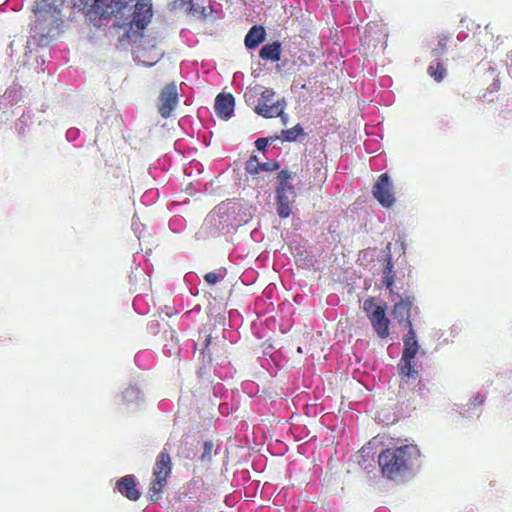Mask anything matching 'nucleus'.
<instances>
[{"mask_svg": "<svg viewBox=\"0 0 512 512\" xmlns=\"http://www.w3.org/2000/svg\"><path fill=\"white\" fill-rule=\"evenodd\" d=\"M418 456L419 450L415 445L387 448L379 454L378 464L383 476L394 479L404 473Z\"/></svg>", "mask_w": 512, "mask_h": 512, "instance_id": "f257e3e1", "label": "nucleus"}, {"mask_svg": "<svg viewBox=\"0 0 512 512\" xmlns=\"http://www.w3.org/2000/svg\"><path fill=\"white\" fill-rule=\"evenodd\" d=\"M172 472V459L167 449H162L158 454L152 472L149 498L156 502L161 498L167 479Z\"/></svg>", "mask_w": 512, "mask_h": 512, "instance_id": "f03ea898", "label": "nucleus"}, {"mask_svg": "<svg viewBox=\"0 0 512 512\" xmlns=\"http://www.w3.org/2000/svg\"><path fill=\"white\" fill-rule=\"evenodd\" d=\"M294 174L288 170L278 172V186L276 188L277 213L280 218L286 219L292 213V203L296 197L295 187L289 184Z\"/></svg>", "mask_w": 512, "mask_h": 512, "instance_id": "7ed1b4c3", "label": "nucleus"}, {"mask_svg": "<svg viewBox=\"0 0 512 512\" xmlns=\"http://www.w3.org/2000/svg\"><path fill=\"white\" fill-rule=\"evenodd\" d=\"M275 91L272 88H265L258 100V104L255 106L254 111L264 118H275L280 117L284 123H286V116H284V110L286 108L285 98L278 99L273 102Z\"/></svg>", "mask_w": 512, "mask_h": 512, "instance_id": "20e7f679", "label": "nucleus"}, {"mask_svg": "<svg viewBox=\"0 0 512 512\" xmlns=\"http://www.w3.org/2000/svg\"><path fill=\"white\" fill-rule=\"evenodd\" d=\"M131 2L132 0H95L87 15L91 21L108 19L121 14Z\"/></svg>", "mask_w": 512, "mask_h": 512, "instance_id": "39448f33", "label": "nucleus"}, {"mask_svg": "<svg viewBox=\"0 0 512 512\" xmlns=\"http://www.w3.org/2000/svg\"><path fill=\"white\" fill-rule=\"evenodd\" d=\"M153 16L152 0H138L135 4L129 30L133 34L141 35L142 31L151 22Z\"/></svg>", "mask_w": 512, "mask_h": 512, "instance_id": "423d86ee", "label": "nucleus"}, {"mask_svg": "<svg viewBox=\"0 0 512 512\" xmlns=\"http://www.w3.org/2000/svg\"><path fill=\"white\" fill-rule=\"evenodd\" d=\"M394 306L392 309L393 316L398 320L399 323L404 322L407 328L413 327L411 321V312L414 309V297L412 295L400 296L394 292L393 296H390ZM417 310V308H415Z\"/></svg>", "mask_w": 512, "mask_h": 512, "instance_id": "0eeeda50", "label": "nucleus"}, {"mask_svg": "<svg viewBox=\"0 0 512 512\" xmlns=\"http://www.w3.org/2000/svg\"><path fill=\"white\" fill-rule=\"evenodd\" d=\"M374 198L385 208H390L395 203L392 192V183L387 173L381 174L372 187Z\"/></svg>", "mask_w": 512, "mask_h": 512, "instance_id": "6e6552de", "label": "nucleus"}, {"mask_svg": "<svg viewBox=\"0 0 512 512\" xmlns=\"http://www.w3.org/2000/svg\"><path fill=\"white\" fill-rule=\"evenodd\" d=\"M178 103L177 86L175 83H169L164 86L159 96L158 111L163 118L171 116Z\"/></svg>", "mask_w": 512, "mask_h": 512, "instance_id": "1a4fd4ad", "label": "nucleus"}, {"mask_svg": "<svg viewBox=\"0 0 512 512\" xmlns=\"http://www.w3.org/2000/svg\"><path fill=\"white\" fill-rule=\"evenodd\" d=\"M368 319L379 338L386 339L389 336L390 320L386 316L384 307H376L370 314H368Z\"/></svg>", "mask_w": 512, "mask_h": 512, "instance_id": "9d476101", "label": "nucleus"}, {"mask_svg": "<svg viewBox=\"0 0 512 512\" xmlns=\"http://www.w3.org/2000/svg\"><path fill=\"white\" fill-rule=\"evenodd\" d=\"M235 100L230 93H220L215 99V112L222 119H229L234 112Z\"/></svg>", "mask_w": 512, "mask_h": 512, "instance_id": "9b49d317", "label": "nucleus"}, {"mask_svg": "<svg viewBox=\"0 0 512 512\" xmlns=\"http://www.w3.org/2000/svg\"><path fill=\"white\" fill-rule=\"evenodd\" d=\"M118 491L132 501L140 498V491L137 489L136 481L133 475L122 477L116 484Z\"/></svg>", "mask_w": 512, "mask_h": 512, "instance_id": "f8f14e48", "label": "nucleus"}, {"mask_svg": "<svg viewBox=\"0 0 512 512\" xmlns=\"http://www.w3.org/2000/svg\"><path fill=\"white\" fill-rule=\"evenodd\" d=\"M403 343H404V349H403V353H402L401 357L405 358V360L406 359H414L418 352L419 345H418V342L416 339V333H415V330L413 327L408 328V332L404 336Z\"/></svg>", "mask_w": 512, "mask_h": 512, "instance_id": "ddd939ff", "label": "nucleus"}, {"mask_svg": "<svg viewBox=\"0 0 512 512\" xmlns=\"http://www.w3.org/2000/svg\"><path fill=\"white\" fill-rule=\"evenodd\" d=\"M266 37V31L261 25H254L245 36L244 43L248 49L258 47Z\"/></svg>", "mask_w": 512, "mask_h": 512, "instance_id": "4468645a", "label": "nucleus"}, {"mask_svg": "<svg viewBox=\"0 0 512 512\" xmlns=\"http://www.w3.org/2000/svg\"><path fill=\"white\" fill-rule=\"evenodd\" d=\"M60 3H51L48 4L44 2V0H39L35 2L33 6V12L38 16L41 20H46L48 16L54 17L58 14Z\"/></svg>", "mask_w": 512, "mask_h": 512, "instance_id": "2eb2a0df", "label": "nucleus"}, {"mask_svg": "<svg viewBox=\"0 0 512 512\" xmlns=\"http://www.w3.org/2000/svg\"><path fill=\"white\" fill-rule=\"evenodd\" d=\"M282 46L281 43L275 41L273 43H268L262 46L259 51V57L262 60H268L272 62H277L281 58Z\"/></svg>", "mask_w": 512, "mask_h": 512, "instance_id": "dca6fc26", "label": "nucleus"}, {"mask_svg": "<svg viewBox=\"0 0 512 512\" xmlns=\"http://www.w3.org/2000/svg\"><path fill=\"white\" fill-rule=\"evenodd\" d=\"M413 359H406L401 357L397 368L398 373L402 381L407 382L409 379H416L418 377V371L412 365Z\"/></svg>", "mask_w": 512, "mask_h": 512, "instance_id": "f3484780", "label": "nucleus"}, {"mask_svg": "<svg viewBox=\"0 0 512 512\" xmlns=\"http://www.w3.org/2000/svg\"><path fill=\"white\" fill-rule=\"evenodd\" d=\"M393 268H394V266H393L391 256L388 255L387 256V264L383 269L382 282H383V285L389 290L390 296L394 295L393 284H394L395 274H394Z\"/></svg>", "mask_w": 512, "mask_h": 512, "instance_id": "a211bd4d", "label": "nucleus"}, {"mask_svg": "<svg viewBox=\"0 0 512 512\" xmlns=\"http://www.w3.org/2000/svg\"><path fill=\"white\" fill-rule=\"evenodd\" d=\"M448 41L449 37L447 35L439 36L436 47H434L431 51V54L435 60H440L441 57L447 52Z\"/></svg>", "mask_w": 512, "mask_h": 512, "instance_id": "6ab92c4d", "label": "nucleus"}, {"mask_svg": "<svg viewBox=\"0 0 512 512\" xmlns=\"http://www.w3.org/2000/svg\"><path fill=\"white\" fill-rule=\"evenodd\" d=\"M436 65L431 64L428 69L427 73L436 81L441 82L445 76H446V69L444 68L443 64L439 62V60H436Z\"/></svg>", "mask_w": 512, "mask_h": 512, "instance_id": "aec40b11", "label": "nucleus"}, {"mask_svg": "<svg viewBox=\"0 0 512 512\" xmlns=\"http://www.w3.org/2000/svg\"><path fill=\"white\" fill-rule=\"evenodd\" d=\"M149 52L150 50L143 48L138 54L140 61L148 67L155 65L162 57L161 53H156L154 56H150Z\"/></svg>", "mask_w": 512, "mask_h": 512, "instance_id": "412c9836", "label": "nucleus"}, {"mask_svg": "<svg viewBox=\"0 0 512 512\" xmlns=\"http://www.w3.org/2000/svg\"><path fill=\"white\" fill-rule=\"evenodd\" d=\"M304 131L300 124H296L294 127L283 130L282 136L285 141H295L300 135H303Z\"/></svg>", "mask_w": 512, "mask_h": 512, "instance_id": "4be33fe9", "label": "nucleus"}, {"mask_svg": "<svg viewBox=\"0 0 512 512\" xmlns=\"http://www.w3.org/2000/svg\"><path fill=\"white\" fill-rule=\"evenodd\" d=\"M245 169L250 175H256L261 172L260 162L256 156H251L249 158V160L246 162Z\"/></svg>", "mask_w": 512, "mask_h": 512, "instance_id": "5701e85b", "label": "nucleus"}, {"mask_svg": "<svg viewBox=\"0 0 512 512\" xmlns=\"http://www.w3.org/2000/svg\"><path fill=\"white\" fill-rule=\"evenodd\" d=\"M376 307L380 306L376 305L374 297H368L363 302V310L367 315L370 314Z\"/></svg>", "mask_w": 512, "mask_h": 512, "instance_id": "b1692460", "label": "nucleus"}, {"mask_svg": "<svg viewBox=\"0 0 512 512\" xmlns=\"http://www.w3.org/2000/svg\"><path fill=\"white\" fill-rule=\"evenodd\" d=\"M280 167L277 161H268L260 163L261 171H275Z\"/></svg>", "mask_w": 512, "mask_h": 512, "instance_id": "393cba45", "label": "nucleus"}, {"mask_svg": "<svg viewBox=\"0 0 512 512\" xmlns=\"http://www.w3.org/2000/svg\"><path fill=\"white\" fill-rule=\"evenodd\" d=\"M204 279L210 285H214L217 283L219 277L215 272H208L207 274H205Z\"/></svg>", "mask_w": 512, "mask_h": 512, "instance_id": "a878e982", "label": "nucleus"}, {"mask_svg": "<svg viewBox=\"0 0 512 512\" xmlns=\"http://www.w3.org/2000/svg\"><path fill=\"white\" fill-rule=\"evenodd\" d=\"M484 402H485V396H484V395H482V394H480V393L476 394V395L473 397V399L471 400V404H472L473 406H480V405H482Z\"/></svg>", "mask_w": 512, "mask_h": 512, "instance_id": "bb28decb", "label": "nucleus"}, {"mask_svg": "<svg viewBox=\"0 0 512 512\" xmlns=\"http://www.w3.org/2000/svg\"><path fill=\"white\" fill-rule=\"evenodd\" d=\"M268 139L267 138H258L255 142V145L258 150H264L268 146Z\"/></svg>", "mask_w": 512, "mask_h": 512, "instance_id": "cd10ccee", "label": "nucleus"}, {"mask_svg": "<svg viewBox=\"0 0 512 512\" xmlns=\"http://www.w3.org/2000/svg\"><path fill=\"white\" fill-rule=\"evenodd\" d=\"M212 447H213V445H212V443H211V442H205V443H204V455H203V457H204L206 454H210Z\"/></svg>", "mask_w": 512, "mask_h": 512, "instance_id": "c85d7f7f", "label": "nucleus"}, {"mask_svg": "<svg viewBox=\"0 0 512 512\" xmlns=\"http://www.w3.org/2000/svg\"><path fill=\"white\" fill-rule=\"evenodd\" d=\"M507 68L509 74L512 76V55L508 57Z\"/></svg>", "mask_w": 512, "mask_h": 512, "instance_id": "c756f323", "label": "nucleus"}, {"mask_svg": "<svg viewBox=\"0 0 512 512\" xmlns=\"http://www.w3.org/2000/svg\"><path fill=\"white\" fill-rule=\"evenodd\" d=\"M314 166H316V169H317L318 171H321L322 166H323V163H322V161H321V160H319V161H317V163H315V164H314Z\"/></svg>", "mask_w": 512, "mask_h": 512, "instance_id": "7c9ffc66", "label": "nucleus"}, {"mask_svg": "<svg viewBox=\"0 0 512 512\" xmlns=\"http://www.w3.org/2000/svg\"><path fill=\"white\" fill-rule=\"evenodd\" d=\"M499 87H500V84H499L498 82H497V83H494V84H493V89L491 90V92H495V91H497V90L499 89Z\"/></svg>", "mask_w": 512, "mask_h": 512, "instance_id": "2f4dec72", "label": "nucleus"}, {"mask_svg": "<svg viewBox=\"0 0 512 512\" xmlns=\"http://www.w3.org/2000/svg\"><path fill=\"white\" fill-rule=\"evenodd\" d=\"M44 2H47L48 4H51V3H60L61 4V0H44Z\"/></svg>", "mask_w": 512, "mask_h": 512, "instance_id": "473e14b6", "label": "nucleus"}, {"mask_svg": "<svg viewBox=\"0 0 512 512\" xmlns=\"http://www.w3.org/2000/svg\"><path fill=\"white\" fill-rule=\"evenodd\" d=\"M187 3L189 4V7L187 8L188 10H191V6H192V1L191 0H188Z\"/></svg>", "mask_w": 512, "mask_h": 512, "instance_id": "72a5a7b5", "label": "nucleus"}, {"mask_svg": "<svg viewBox=\"0 0 512 512\" xmlns=\"http://www.w3.org/2000/svg\"><path fill=\"white\" fill-rule=\"evenodd\" d=\"M205 342H206V345H205V346H206V347H208V345H209V343H210V338H207Z\"/></svg>", "mask_w": 512, "mask_h": 512, "instance_id": "f704fd0d", "label": "nucleus"}, {"mask_svg": "<svg viewBox=\"0 0 512 512\" xmlns=\"http://www.w3.org/2000/svg\"><path fill=\"white\" fill-rule=\"evenodd\" d=\"M248 96H249V93H248V92H246V93L244 94V97H245V98H248ZM246 101H248V99H246Z\"/></svg>", "mask_w": 512, "mask_h": 512, "instance_id": "c9c22d12", "label": "nucleus"}]
</instances>
